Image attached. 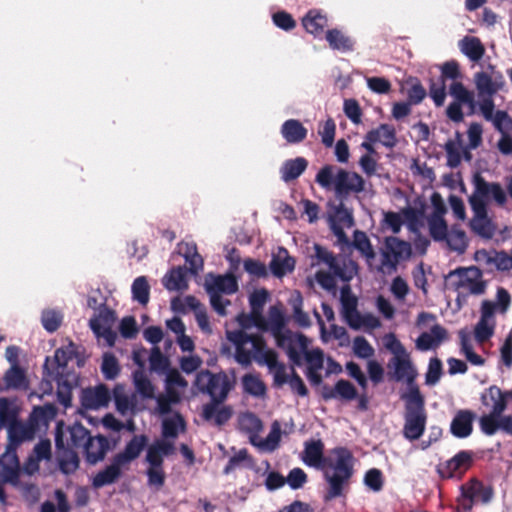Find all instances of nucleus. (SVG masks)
Instances as JSON below:
<instances>
[{
  "instance_id": "44",
  "label": "nucleus",
  "mask_w": 512,
  "mask_h": 512,
  "mask_svg": "<svg viewBox=\"0 0 512 512\" xmlns=\"http://www.w3.org/2000/svg\"><path fill=\"white\" fill-rule=\"evenodd\" d=\"M342 316L348 326L354 330L360 329L362 325L376 327L379 324V321L371 317V315L363 317L358 309L354 310L352 313H346Z\"/></svg>"
},
{
  "instance_id": "42",
  "label": "nucleus",
  "mask_w": 512,
  "mask_h": 512,
  "mask_svg": "<svg viewBox=\"0 0 512 512\" xmlns=\"http://www.w3.org/2000/svg\"><path fill=\"white\" fill-rule=\"evenodd\" d=\"M183 256L186 263L189 264V271L191 274L196 275L199 270L203 268V258L197 252L196 244H184Z\"/></svg>"
},
{
  "instance_id": "4",
  "label": "nucleus",
  "mask_w": 512,
  "mask_h": 512,
  "mask_svg": "<svg viewBox=\"0 0 512 512\" xmlns=\"http://www.w3.org/2000/svg\"><path fill=\"white\" fill-rule=\"evenodd\" d=\"M227 338L235 345V359L242 366H249L252 359L266 364L270 370L279 365L274 350H266V342L259 333L248 334L244 331H227Z\"/></svg>"
},
{
  "instance_id": "32",
  "label": "nucleus",
  "mask_w": 512,
  "mask_h": 512,
  "mask_svg": "<svg viewBox=\"0 0 512 512\" xmlns=\"http://www.w3.org/2000/svg\"><path fill=\"white\" fill-rule=\"evenodd\" d=\"M326 40L333 50L350 52L354 49V40L339 29H330L326 32Z\"/></svg>"
},
{
  "instance_id": "21",
  "label": "nucleus",
  "mask_w": 512,
  "mask_h": 512,
  "mask_svg": "<svg viewBox=\"0 0 512 512\" xmlns=\"http://www.w3.org/2000/svg\"><path fill=\"white\" fill-rule=\"evenodd\" d=\"M448 339L447 330L440 324L431 327L430 332H423L416 340V348L420 351H428L437 348Z\"/></svg>"
},
{
  "instance_id": "57",
  "label": "nucleus",
  "mask_w": 512,
  "mask_h": 512,
  "mask_svg": "<svg viewBox=\"0 0 512 512\" xmlns=\"http://www.w3.org/2000/svg\"><path fill=\"white\" fill-rule=\"evenodd\" d=\"M149 363L151 370L154 371H167L169 369V360L164 356L159 347H154L149 356Z\"/></svg>"
},
{
  "instance_id": "47",
  "label": "nucleus",
  "mask_w": 512,
  "mask_h": 512,
  "mask_svg": "<svg viewBox=\"0 0 512 512\" xmlns=\"http://www.w3.org/2000/svg\"><path fill=\"white\" fill-rule=\"evenodd\" d=\"M334 391L337 395V399L343 401H352L358 396L356 387L350 381L345 379H339L335 383Z\"/></svg>"
},
{
  "instance_id": "8",
  "label": "nucleus",
  "mask_w": 512,
  "mask_h": 512,
  "mask_svg": "<svg viewBox=\"0 0 512 512\" xmlns=\"http://www.w3.org/2000/svg\"><path fill=\"white\" fill-rule=\"evenodd\" d=\"M401 400L405 403L403 435L410 441L418 440L425 431L427 421L425 397L416 393Z\"/></svg>"
},
{
  "instance_id": "16",
  "label": "nucleus",
  "mask_w": 512,
  "mask_h": 512,
  "mask_svg": "<svg viewBox=\"0 0 512 512\" xmlns=\"http://www.w3.org/2000/svg\"><path fill=\"white\" fill-rule=\"evenodd\" d=\"M0 476L3 482L17 485L20 476V463L15 449L7 448L0 457Z\"/></svg>"
},
{
  "instance_id": "59",
  "label": "nucleus",
  "mask_w": 512,
  "mask_h": 512,
  "mask_svg": "<svg viewBox=\"0 0 512 512\" xmlns=\"http://www.w3.org/2000/svg\"><path fill=\"white\" fill-rule=\"evenodd\" d=\"M302 306H303V300H302L300 293H298L297 298L294 300V302L292 304L293 318H294V321L300 327L307 328L311 325V321H310L308 314L303 311Z\"/></svg>"
},
{
  "instance_id": "30",
  "label": "nucleus",
  "mask_w": 512,
  "mask_h": 512,
  "mask_svg": "<svg viewBox=\"0 0 512 512\" xmlns=\"http://www.w3.org/2000/svg\"><path fill=\"white\" fill-rule=\"evenodd\" d=\"M460 51L471 61L478 62L485 54V47L481 40L474 36H465L459 41Z\"/></svg>"
},
{
  "instance_id": "22",
  "label": "nucleus",
  "mask_w": 512,
  "mask_h": 512,
  "mask_svg": "<svg viewBox=\"0 0 512 512\" xmlns=\"http://www.w3.org/2000/svg\"><path fill=\"white\" fill-rule=\"evenodd\" d=\"M122 468L125 466L113 456L111 463L93 477L92 486L102 488L117 482L122 475Z\"/></svg>"
},
{
  "instance_id": "2",
  "label": "nucleus",
  "mask_w": 512,
  "mask_h": 512,
  "mask_svg": "<svg viewBox=\"0 0 512 512\" xmlns=\"http://www.w3.org/2000/svg\"><path fill=\"white\" fill-rule=\"evenodd\" d=\"M76 355L75 345L56 349L53 359L46 357L43 375L48 381L57 384V398L64 407H69L72 401V390L78 385L79 377L74 371L68 370L67 364Z\"/></svg>"
},
{
  "instance_id": "19",
  "label": "nucleus",
  "mask_w": 512,
  "mask_h": 512,
  "mask_svg": "<svg viewBox=\"0 0 512 512\" xmlns=\"http://www.w3.org/2000/svg\"><path fill=\"white\" fill-rule=\"evenodd\" d=\"M110 450V442L104 435L90 437L83 447L87 463L95 465L104 460L107 452Z\"/></svg>"
},
{
  "instance_id": "26",
  "label": "nucleus",
  "mask_w": 512,
  "mask_h": 512,
  "mask_svg": "<svg viewBox=\"0 0 512 512\" xmlns=\"http://www.w3.org/2000/svg\"><path fill=\"white\" fill-rule=\"evenodd\" d=\"M365 139L374 143L379 142L390 149L397 143L395 128L390 124H380L377 128L371 129L366 133Z\"/></svg>"
},
{
  "instance_id": "35",
  "label": "nucleus",
  "mask_w": 512,
  "mask_h": 512,
  "mask_svg": "<svg viewBox=\"0 0 512 512\" xmlns=\"http://www.w3.org/2000/svg\"><path fill=\"white\" fill-rule=\"evenodd\" d=\"M474 82L479 97L493 96L499 90V86L486 72H477Z\"/></svg>"
},
{
  "instance_id": "15",
  "label": "nucleus",
  "mask_w": 512,
  "mask_h": 512,
  "mask_svg": "<svg viewBox=\"0 0 512 512\" xmlns=\"http://www.w3.org/2000/svg\"><path fill=\"white\" fill-rule=\"evenodd\" d=\"M471 209L473 211V218L470 221L471 230L484 239H491L495 228L488 217L487 207L476 202L475 207H471Z\"/></svg>"
},
{
  "instance_id": "20",
  "label": "nucleus",
  "mask_w": 512,
  "mask_h": 512,
  "mask_svg": "<svg viewBox=\"0 0 512 512\" xmlns=\"http://www.w3.org/2000/svg\"><path fill=\"white\" fill-rule=\"evenodd\" d=\"M148 437L145 434L134 435L125 445L123 451L114 456L125 466L136 460L148 445Z\"/></svg>"
},
{
  "instance_id": "29",
  "label": "nucleus",
  "mask_w": 512,
  "mask_h": 512,
  "mask_svg": "<svg viewBox=\"0 0 512 512\" xmlns=\"http://www.w3.org/2000/svg\"><path fill=\"white\" fill-rule=\"evenodd\" d=\"M205 286L206 291L224 294H233L238 290L237 280L231 274L213 276L212 281L207 282Z\"/></svg>"
},
{
  "instance_id": "31",
  "label": "nucleus",
  "mask_w": 512,
  "mask_h": 512,
  "mask_svg": "<svg viewBox=\"0 0 512 512\" xmlns=\"http://www.w3.org/2000/svg\"><path fill=\"white\" fill-rule=\"evenodd\" d=\"M474 192L469 197V204L475 207V203L479 202L482 206L487 207V200L490 197V187L492 183H488L480 173H475L473 176Z\"/></svg>"
},
{
  "instance_id": "10",
  "label": "nucleus",
  "mask_w": 512,
  "mask_h": 512,
  "mask_svg": "<svg viewBox=\"0 0 512 512\" xmlns=\"http://www.w3.org/2000/svg\"><path fill=\"white\" fill-rule=\"evenodd\" d=\"M268 330H270L275 337L276 343L279 347L286 349L289 359L295 365H301V355L296 348L294 340L289 332L285 333V317L278 306H271L268 312Z\"/></svg>"
},
{
  "instance_id": "37",
  "label": "nucleus",
  "mask_w": 512,
  "mask_h": 512,
  "mask_svg": "<svg viewBox=\"0 0 512 512\" xmlns=\"http://www.w3.org/2000/svg\"><path fill=\"white\" fill-rule=\"evenodd\" d=\"M353 246L366 258L368 263H370V261L373 260L376 256L371 241L364 231H354Z\"/></svg>"
},
{
  "instance_id": "24",
  "label": "nucleus",
  "mask_w": 512,
  "mask_h": 512,
  "mask_svg": "<svg viewBox=\"0 0 512 512\" xmlns=\"http://www.w3.org/2000/svg\"><path fill=\"white\" fill-rule=\"evenodd\" d=\"M483 406L491 408L490 412L503 413L507 408L506 391L491 385L483 391L480 397Z\"/></svg>"
},
{
  "instance_id": "7",
  "label": "nucleus",
  "mask_w": 512,
  "mask_h": 512,
  "mask_svg": "<svg viewBox=\"0 0 512 512\" xmlns=\"http://www.w3.org/2000/svg\"><path fill=\"white\" fill-rule=\"evenodd\" d=\"M456 497L455 512H470L477 504L488 505L494 498L495 491L492 485L485 484L476 477L468 479L459 487Z\"/></svg>"
},
{
  "instance_id": "18",
  "label": "nucleus",
  "mask_w": 512,
  "mask_h": 512,
  "mask_svg": "<svg viewBox=\"0 0 512 512\" xmlns=\"http://www.w3.org/2000/svg\"><path fill=\"white\" fill-rule=\"evenodd\" d=\"M111 400V393L105 384H99L95 388H87L82 391L81 404L86 409H98L106 407Z\"/></svg>"
},
{
  "instance_id": "63",
  "label": "nucleus",
  "mask_w": 512,
  "mask_h": 512,
  "mask_svg": "<svg viewBox=\"0 0 512 512\" xmlns=\"http://www.w3.org/2000/svg\"><path fill=\"white\" fill-rule=\"evenodd\" d=\"M243 264L245 271L253 277L265 278L268 275L265 264L259 260L247 258Z\"/></svg>"
},
{
  "instance_id": "1",
  "label": "nucleus",
  "mask_w": 512,
  "mask_h": 512,
  "mask_svg": "<svg viewBox=\"0 0 512 512\" xmlns=\"http://www.w3.org/2000/svg\"><path fill=\"white\" fill-rule=\"evenodd\" d=\"M324 443L318 440H309L304 443L302 461L309 467L323 472L327 487L323 494V501L328 503L336 498L345 497L350 488L351 478L354 474V457L346 447H335L330 456L324 455Z\"/></svg>"
},
{
  "instance_id": "49",
  "label": "nucleus",
  "mask_w": 512,
  "mask_h": 512,
  "mask_svg": "<svg viewBox=\"0 0 512 512\" xmlns=\"http://www.w3.org/2000/svg\"><path fill=\"white\" fill-rule=\"evenodd\" d=\"M442 375H443L442 361L437 357L431 358L429 360L428 369L425 374V384L427 386L436 385L440 381Z\"/></svg>"
},
{
  "instance_id": "33",
  "label": "nucleus",
  "mask_w": 512,
  "mask_h": 512,
  "mask_svg": "<svg viewBox=\"0 0 512 512\" xmlns=\"http://www.w3.org/2000/svg\"><path fill=\"white\" fill-rule=\"evenodd\" d=\"M308 162L303 157H297L284 162L281 167V178L285 182L297 179L307 168Z\"/></svg>"
},
{
  "instance_id": "12",
  "label": "nucleus",
  "mask_w": 512,
  "mask_h": 512,
  "mask_svg": "<svg viewBox=\"0 0 512 512\" xmlns=\"http://www.w3.org/2000/svg\"><path fill=\"white\" fill-rule=\"evenodd\" d=\"M388 368L393 369L391 378L397 382L405 381L406 390L400 394V398L412 396L413 394H422L416 379L418 371L414 365L410 353L399 357H392L388 362Z\"/></svg>"
},
{
  "instance_id": "6",
  "label": "nucleus",
  "mask_w": 512,
  "mask_h": 512,
  "mask_svg": "<svg viewBox=\"0 0 512 512\" xmlns=\"http://www.w3.org/2000/svg\"><path fill=\"white\" fill-rule=\"evenodd\" d=\"M195 387L202 394L210 397V402L205 404V416H211L216 404H223L234 387V382L224 371L214 373L208 369L196 374Z\"/></svg>"
},
{
  "instance_id": "5",
  "label": "nucleus",
  "mask_w": 512,
  "mask_h": 512,
  "mask_svg": "<svg viewBox=\"0 0 512 512\" xmlns=\"http://www.w3.org/2000/svg\"><path fill=\"white\" fill-rule=\"evenodd\" d=\"M315 180L323 188L333 187L336 196L340 199H345L351 194L362 193L366 185L365 179L357 172L333 165L323 166L316 174Z\"/></svg>"
},
{
  "instance_id": "61",
  "label": "nucleus",
  "mask_w": 512,
  "mask_h": 512,
  "mask_svg": "<svg viewBox=\"0 0 512 512\" xmlns=\"http://www.w3.org/2000/svg\"><path fill=\"white\" fill-rule=\"evenodd\" d=\"M444 148L447 155V165L450 168H457L461 163L460 146L456 142L449 140L446 142Z\"/></svg>"
},
{
  "instance_id": "58",
  "label": "nucleus",
  "mask_w": 512,
  "mask_h": 512,
  "mask_svg": "<svg viewBox=\"0 0 512 512\" xmlns=\"http://www.w3.org/2000/svg\"><path fill=\"white\" fill-rule=\"evenodd\" d=\"M353 353L358 358H370L374 354V349L364 336H356L353 340Z\"/></svg>"
},
{
  "instance_id": "23",
  "label": "nucleus",
  "mask_w": 512,
  "mask_h": 512,
  "mask_svg": "<svg viewBox=\"0 0 512 512\" xmlns=\"http://www.w3.org/2000/svg\"><path fill=\"white\" fill-rule=\"evenodd\" d=\"M474 412L459 410L451 421L450 432L457 438H467L473 431Z\"/></svg>"
},
{
  "instance_id": "27",
  "label": "nucleus",
  "mask_w": 512,
  "mask_h": 512,
  "mask_svg": "<svg viewBox=\"0 0 512 512\" xmlns=\"http://www.w3.org/2000/svg\"><path fill=\"white\" fill-rule=\"evenodd\" d=\"M302 24L308 33L319 37L324 33V29L328 25V19L321 11L312 9L303 17Z\"/></svg>"
},
{
  "instance_id": "51",
  "label": "nucleus",
  "mask_w": 512,
  "mask_h": 512,
  "mask_svg": "<svg viewBox=\"0 0 512 512\" xmlns=\"http://www.w3.org/2000/svg\"><path fill=\"white\" fill-rule=\"evenodd\" d=\"M113 397L115 401L116 410L121 415H126L128 411L132 409L133 404L131 403L129 397L125 394L122 385H116L114 387Z\"/></svg>"
},
{
  "instance_id": "11",
  "label": "nucleus",
  "mask_w": 512,
  "mask_h": 512,
  "mask_svg": "<svg viewBox=\"0 0 512 512\" xmlns=\"http://www.w3.org/2000/svg\"><path fill=\"white\" fill-rule=\"evenodd\" d=\"M448 279L455 278L453 286L459 294L482 295L487 288L482 271L476 266L458 267L449 272Z\"/></svg>"
},
{
  "instance_id": "41",
  "label": "nucleus",
  "mask_w": 512,
  "mask_h": 512,
  "mask_svg": "<svg viewBox=\"0 0 512 512\" xmlns=\"http://www.w3.org/2000/svg\"><path fill=\"white\" fill-rule=\"evenodd\" d=\"M430 236L435 241H444L448 236V226L441 215H432L428 220Z\"/></svg>"
},
{
  "instance_id": "54",
  "label": "nucleus",
  "mask_w": 512,
  "mask_h": 512,
  "mask_svg": "<svg viewBox=\"0 0 512 512\" xmlns=\"http://www.w3.org/2000/svg\"><path fill=\"white\" fill-rule=\"evenodd\" d=\"M41 322L46 331L55 332L62 323V314L56 310H44Z\"/></svg>"
},
{
  "instance_id": "28",
  "label": "nucleus",
  "mask_w": 512,
  "mask_h": 512,
  "mask_svg": "<svg viewBox=\"0 0 512 512\" xmlns=\"http://www.w3.org/2000/svg\"><path fill=\"white\" fill-rule=\"evenodd\" d=\"M307 129L297 119L286 120L281 126L282 137L290 144H298L307 137Z\"/></svg>"
},
{
  "instance_id": "50",
  "label": "nucleus",
  "mask_w": 512,
  "mask_h": 512,
  "mask_svg": "<svg viewBox=\"0 0 512 512\" xmlns=\"http://www.w3.org/2000/svg\"><path fill=\"white\" fill-rule=\"evenodd\" d=\"M501 414L490 412L480 417L479 426L485 435L492 436L499 430V416Z\"/></svg>"
},
{
  "instance_id": "64",
  "label": "nucleus",
  "mask_w": 512,
  "mask_h": 512,
  "mask_svg": "<svg viewBox=\"0 0 512 512\" xmlns=\"http://www.w3.org/2000/svg\"><path fill=\"white\" fill-rule=\"evenodd\" d=\"M273 23L280 29L290 31L296 27V21L286 11H278L272 16Z\"/></svg>"
},
{
  "instance_id": "43",
  "label": "nucleus",
  "mask_w": 512,
  "mask_h": 512,
  "mask_svg": "<svg viewBox=\"0 0 512 512\" xmlns=\"http://www.w3.org/2000/svg\"><path fill=\"white\" fill-rule=\"evenodd\" d=\"M133 299L141 305H146L149 302L150 286L145 276L137 277L132 283Z\"/></svg>"
},
{
  "instance_id": "53",
  "label": "nucleus",
  "mask_w": 512,
  "mask_h": 512,
  "mask_svg": "<svg viewBox=\"0 0 512 512\" xmlns=\"http://www.w3.org/2000/svg\"><path fill=\"white\" fill-rule=\"evenodd\" d=\"M340 302L342 306V315L352 313L357 309L358 300L353 295L350 285L346 284L341 288Z\"/></svg>"
},
{
  "instance_id": "3",
  "label": "nucleus",
  "mask_w": 512,
  "mask_h": 512,
  "mask_svg": "<svg viewBox=\"0 0 512 512\" xmlns=\"http://www.w3.org/2000/svg\"><path fill=\"white\" fill-rule=\"evenodd\" d=\"M440 71V82L446 84V81H452L448 87V94L453 98V101L446 108V117L454 123H461L464 120L462 106L465 105L469 108V115L475 113L476 101L474 92L461 82L463 75L460 65L456 60L443 63Z\"/></svg>"
},
{
  "instance_id": "38",
  "label": "nucleus",
  "mask_w": 512,
  "mask_h": 512,
  "mask_svg": "<svg viewBox=\"0 0 512 512\" xmlns=\"http://www.w3.org/2000/svg\"><path fill=\"white\" fill-rule=\"evenodd\" d=\"M444 241H446L451 250L457 251L459 253H463L468 246L465 231L456 225L452 226L448 232L447 238Z\"/></svg>"
},
{
  "instance_id": "9",
  "label": "nucleus",
  "mask_w": 512,
  "mask_h": 512,
  "mask_svg": "<svg viewBox=\"0 0 512 512\" xmlns=\"http://www.w3.org/2000/svg\"><path fill=\"white\" fill-rule=\"evenodd\" d=\"M380 254L381 266L379 270L396 272L398 265L401 262L407 261L412 256V246L410 242L396 236H387L384 238Z\"/></svg>"
},
{
  "instance_id": "36",
  "label": "nucleus",
  "mask_w": 512,
  "mask_h": 512,
  "mask_svg": "<svg viewBox=\"0 0 512 512\" xmlns=\"http://www.w3.org/2000/svg\"><path fill=\"white\" fill-rule=\"evenodd\" d=\"M232 415L233 410L231 406L222 404H216L211 413V416H209L208 418L207 416H205V404L203 405L201 412V417L203 418V420L207 422L213 421V423L216 426L225 425L231 419Z\"/></svg>"
},
{
  "instance_id": "60",
  "label": "nucleus",
  "mask_w": 512,
  "mask_h": 512,
  "mask_svg": "<svg viewBox=\"0 0 512 512\" xmlns=\"http://www.w3.org/2000/svg\"><path fill=\"white\" fill-rule=\"evenodd\" d=\"M318 133L321 136L322 143L326 147H331L334 143L336 133L335 121L332 118H328L323 125L319 127Z\"/></svg>"
},
{
  "instance_id": "56",
  "label": "nucleus",
  "mask_w": 512,
  "mask_h": 512,
  "mask_svg": "<svg viewBox=\"0 0 512 512\" xmlns=\"http://www.w3.org/2000/svg\"><path fill=\"white\" fill-rule=\"evenodd\" d=\"M494 334V324H489V321L479 319L474 329L475 340L482 344L488 341Z\"/></svg>"
},
{
  "instance_id": "34",
  "label": "nucleus",
  "mask_w": 512,
  "mask_h": 512,
  "mask_svg": "<svg viewBox=\"0 0 512 512\" xmlns=\"http://www.w3.org/2000/svg\"><path fill=\"white\" fill-rule=\"evenodd\" d=\"M186 272L182 267L172 268L163 278V285L169 291L181 290L187 287Z\"/></svg>"
},
{
  "instance_id": "40",
  "label": "nucleus",
  "mask_w": 512,
  "mask_h": 512,
  "mask_svg": "<svg viewBox=\"0 0 512 512\" xmlns=\"http://www.w3.org/2000/svg\"><path fill=\"white\" fill-rule=\"evenodd\" d=\"M134 386L136 391L144 399L155 398V386L142 371H135L133 374Z\"/></svg>"
},
{
  "instance_id": "14",
  "label": "nucleus",
  "mask_w": 512,
  "mask_h": 512,
  "mask_svg": "<svg viewBox=\"0 0 512 512\" xmlns=\"http://www.w3.org/2000/svg\"><path fill=\"white\" fill-rule=\"evenodd\" d=\"M472 464L473 453L468 450H461L451 459L439 463L436 466V472L441 479H461L463 475L471 468Z\"/></svg>"
},
{
  "instance_id": "45",
  "label": "nucleus",
  "mask_w": 512,
  "mask_h": 512,
  "mask_svg": "<svg viewBox=\"0 0 512 512\" xmlns=\"http://www.w3.org/2000/svg\"><path fill=\"white\" fill-rule=\"evenodd\" d=\"M244 391L256 397L263 396L266 393L264 382L256 375L246 374L242 378Z\"/></svg>"
},
{
  "instance_id": "17",
  "label": "nucleus",
  "mask_w": 512,
  "mask_h": 512,
  "mask_svg": "<svg viewBox=\"0 0 512 512\" xmlns=\"http://www.w3.org/2000/svg\"><path fill=\"white\" fill-rule=\"evenodd\" d=\"M116 319L115 312L105 305L99 309V313L89 320V326L91 330L97 336L114 339V334L111 330V326Z\"/></svg>"
},
{
  "instance_id": "52",
  "label": "nucleus",
  "mask_w": 512,
  "mask_h": 512,
  "mask_svg": "<svg viewBox=\"0 0 512 512\" xmlns=\"http://www.w3.org/2000/svg\"><path fill=\"white\" fill-rule=\"evenodd\" d=\"M336 221L341 226L351 228L354 225L352 211L347 209L343 203L337 205L334 209V215L330 217L331 224Z\"/></svg>"
},
{
  "instance_id": "48",
  "label": "nucleus",
  "mask_w": 512,
  "mask_h": 512,
  "mask_svg": "<svg viewBox=\"0 0 512 512\" xmlns=\"http://www.w3.org/2000/svg\"><path fill=\"white\" fill-rule=\"evenodd\" d=\"M101 372L106 380H114L120 373L117 358L112 353H105L101 364Z\"/></svg>"
},
{
  "instance_id": "62",
  "label": "nucleus",
  "mask_w": 512,
  "mask_h": 512,
  "mask_svg": "<svg viewBox=\"0 0 512 512\" xmlns=\"http://www.w3.org/2000/svg\"><path fill=\"white\" fill-rule=\"evenodd\" d=\"M147 475V484L150 487H154L159 490L165 484L166 474L163 467L154 468L148 467L146 471Z\"/></svg>"
},
{
  "instance_id": "13",
  "label": "nucleus",
  "mask_w": 512,
  "mask_h": 512,
  "mask_svg": "<svg viewBox=\"0 0 512 512\" xmlns=\"http://www.w3.org/2000/svg\"><path fill=\"white\" fill-rule=\"evenodd\" d=\"M315 257L319 262L326 264L341 281L350 282L357 273V264L352 261H346L345 258H337L331 251L325 247L315 244Z\"/></svg>"
},
{
  "instance_id": "46",
  "label": "nucleus",
  "mask_w": 512,
  "mask_h": 512,
  "mask_svg": "<svg viewBox=\"0 0 512 512\" xmlns=\"http://www.w3.org/2000/svg\"><path fill=\"white\" fill-rule=\"evenodd\" d=\"M69 434L70 445L76 449L83 448L84 445L89 440V438L91 437L89 430L79 423L74 424L70 427Z\"/></svg>"
},
{
  "instance_id": "39",
  "label": "nucleus",
  "mask_w": 512,
  "mask_h": 512,
  "mask_svg": "<svg viewBox=\"0 0 512 512\" xmlns=\"http://www.w3.org/2000/svg\"><path fill=\"white\" fill-rule=\"evenodd\" d=\"M6 387L13 389H21L27 387L25 372L18 365H12L4 375Z\"/></svg>"
},
{
  "instance_id": "55",
  "label": "nucleus",
  "mask_w": 512,
  "mask_h": 512,
  "mask_svg": "<svg viewBox=\"0 0 512 512\" xmlns=\"http://www.w3.org/2000/svg\"><path fill=\"white\" fill-rule=\"evenodd\" d=\"M178 424L185 428L184 418L180 413L175 414L173 419H165L162 423V434L166 438H176L178 435Z\"/></svg>"
},
{
  "instance_id": "25",
  "label": "nucleus",
  "mask_w": 512,
  "mask_h": 512,
  "mask_svg": "<svg viewBox=\"0 0 512 512\" xmlns=\"http://www.w3.org/2000/svg\"><path fill=\"white\" fill-rule=\"evenodd\" d=\"M269 268L274 276L282 277L294 270L295 259L289 255L286 248L280 247L277 254L272 256Z\"/></svg>"
}]
</instances>
